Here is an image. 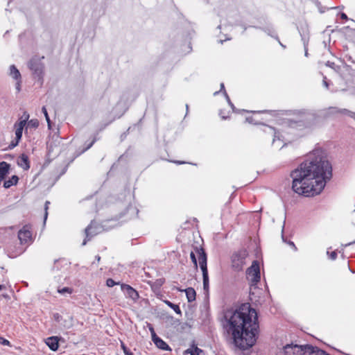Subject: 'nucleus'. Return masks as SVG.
<instances>
[{
    "label": "nucleus",
    "mask_w": 355,
    "mask_h": 355,
    "mask_svg": "<svg viewBox=\"0 0 355 355\" xmlns=\"http://www.w3.org/2000/svg\"><path fill=\"white\" fill-rule=\"evenodd\" d=\"M331 175V164L321 152L316 150L291 172L292 189L300 195L314 196L322 192Z\"/></svg>",
    "instance_id": "nucleus-1"
},
{
    "label": "nucleus",
    "mask_w": 355,
    "mask_h": 355,
    "mask_svg": "<svg viewBox=\"0 0 355 355\" xmlns=\"http://www.w3.org/2000/svg\"><path fill=\"white\" fill-rule=\"evenodd\" d=\"M224 318L225 329L232 336L235 346L245 350L255 344L259 326L257 313L250 304H243L235 310H227Z\"/></svg>",
    "instance_id": "nucleus-2"
},
{
    "label": "nucleus",
    "mask_w": 355,
    "mask_h": 355,
    "mask_svg": "<svg viewBox=\"0 0 355 355\" xmlns=\"http://www.w3.org/2000/svg\"><path fill=\"white\" fill-rule=\"evenodd\" d=\"M309 345H286L284 347L285 355H306L307 354V349H305Z\"/></svg>",
    "instance_id": "nucleus-3"
},
{
    "label": "nucleus",
    "mask_w": 355,
    "mask_h": 355,
    "mask_svg": "<svg viewBox=\"0 0 355 355\" xmlns=\"http://www.w3.org/2000/svg\"><path fill=\"white\" fill-rule=\"evenodd\" d=\"M247 276L254 284L260 281V268L257 261H254L252 266L247 270Z\"/></svg>",
    "instance_id": "nucleus-4"
},
{
    "label": "nucleus",
    "mask_w": 355,
    "mask_h": 355,
    "mask_svg": "<svg viewBox=\"0 0 355 355\" xmlns=\"http://www.w3.org/2000/svg\"><path fill=\"white\" fill-rule=\"evenodd\" d=\"M99 227L95 225V223L92 221L91 223L85 228V239H84L82 245H85L87 241H90L94 236L99 233Z\"/></svg>",
    "instance_id": "nucleus-5"
},
{
    "label": "nucleus",
    "mask_w": 355,
    "mask_h": 355,
    "mask_svg": "<svg viewBox=\"0 0 355 355\" xmlns=\"http://www.w3.org/2000/svg\"><path fill=\"white\" fill-rule=\"evenodd\" d=\"M28 118L29 114H27L25 119L21 120L20 121L15 124L16 142L15 144L12 142L11 144L12 146H16L18 144L19 141L21 140L24 128L26 125V121H28Z\"/></svg>",
    "instance_id": "nucleus-6"
},
{
    "label": "nucleus",
    "mask_w": 355,
    "mask_h": 355,
    "mask_svg": "<svg viewBox=\"0 0 355 355\" xmlns=\"http://www.w3.org/2000/svg\"><path fill=\"white\" fill-rule=\"evenodd\" d=\"M32 233L30 231V228L26 225L24 226L18 232V238L21 244L27 243L31 240Z\"/></svg>",
    "instance_id": "nucleus-7"
},
{
    "label": "nucleus",
    "mask_w": 355,
    "mask_h": 355,
    "mask_svg": "<svg viewBox=\"0 0 355 355\" xmlns=\"http://www.w3.org/2000/svg\"><path fill=\"white\" fill-rule=\"evenodd\" d=\"M152 333V340L155 345L162 350H171L170 347L162 338L158 337L153 328L150 329Z\"/></svg>",
    "instance_id": "nucleus-8"
},
{
    "label": "nucleus",
    "mask_w": 355,
    "mask_h": 355,
    "mask_svg": "<svg viewBox=\"0 0 355 355\" xmlns=\"http://www.w3.org/2000/svg\"><path fill=\"white\" fill-rule=\"evenodd\" d=\"M196 252L198 254L200 268L207 266V257L205 250L202 247H196Z\"/></svg>",
    "instance_id": "nucleus-9"
},
{
    "label": "nucleus",
    "mask_w": 355,
    "mask_h": 355,
    "mask_svg": "<svg viewBox=\"0 0 355 355\" xmlns=\"http://www.w3.org/2000/svg\"><path fill=\"white\" fill-rule=\"evenodd\" d=\"M121 289L125 292V294L132 300H136L139 298V294L136 290L128 284H122Z\"/></svg>",
    "instance_id": "nucleus-10"
},
{
    "label": "nucleus",
    "mask_w": 355,
    "mask_h": 355,
    "mask_svg": "<svg viewBox=\"0 0 355 355\" xmlns=\"http://www.w3.org/2000/svg\"><path fill=\"white\" fill-rule=\"evenodd\" d=\"M28 66L31 70L33 71L35 73L40 75L42 71V64L37 60L32 59L29 63Z\"/></svg>",
    "instance_id": "nucleus-11"
},
{
    "label": "nucleus",
    "mask_w": 355,
    "mask_h": 355,
    "mask_svg": "<svg viewBox=\"0 0 355 355\" xmlns=\"http://www.w3.org/2000/svg\"><path fill=\"white\" fill-rule=\"evenodd\" d=\"M245 256V253L243 254L242 257L238 256L237 254L235 255L232 259L233 267L235 268L238 270H241L243 268V265L244 263L243 260H244Z\"/></svg>",
    "instance_id": "nucleus-12"
},
{
    "label": "nucleus",
    "mask_w": 355,
    "mask_h": 355,
    "mask_svg": "<svg viewBox=\"0 0 355 355\" xmlns=\"http://www.w3.org/2000/svg\"><path fill=\"white\" fill-rule=\"evenodd\" d=\"M305 349H307V354L309 355H330L327 354L325 351L319 349L317 347H313L312 345H309Z\"/></svg>",
    "instance_id": "nucleus-13"
},
{
    "label": "nucleus",
    "mask_w": 355,
    "mask_h": 355,
    "mask_svg": "<svg viewBox=\"0 0 355 355\" xmlns=\"http://www.w3.org/2000/svg\"><path fill=\"white\" fill-rule=\"evenodd\" d=\"M10 164L6 162H0V183L3 180L8 173Z\"/></svg>",
    "instance_id": "nucleus-14"
},
{
    "label": "nucleus",
    "mask_w": 355,
    "mask_h": 355,
    "mask_svg": "<svg viewBox=\"0 0 355 355\" xmlns=\"http://www.w3.org/2000/svg\"><path fill=\"white\" fill-rule=\"evenodd\" d=\"M58 341L59 339L57 336H52L46 339V344L51 350L56 351L59 346Z\"/></svg>",
    "instance_id": "nucleus-15"
},
{
    "label": "nucleus",
    "mask_w": 355,
    "mask_h": 355,
    "mask_svg": "<svg viewBox=\"0 0 355 355\" xmlns=\"http://www.w3.org/2000/svg\"><path fill=\"white\" fill-rule=\"evenodd\" d=\"M18 165L23 168L24 170H28L30 168L28 157L27 155L22 154L18 159Z\"/></svg>",
    "instance_id": "nucleus-16"
},
{
    "label": "nucleus",
    "mask_w": 355,
    "mask_h": 355,
    "mask_svg": "<svg viewBox=\"0 0 355 355\" xmlns=\"http://www.w3.org/2000/svg\"><path fill=\"white\" fill-rule=\"evenodd\" d=\"M9 75L15 80L21 79V73L16 67L12 64L10 67Z\"/></svg>",
    "instance_id": "nucleus-17"
},
{
    "label": "nucleus",
    "mask_w": 355,
    "mask_h": 355,
    "mask_svg": "<svg viewBox=\"0 0 355 355\" xmlns=\"http://www.w3.org/2000/svg\"><path fill=\"white\" fill-rule=\"evenodd\" d=\"M184 291L189 302H191L196 300V293L193 288H187Z\"/></svg>",
    "instance_id": "nucleus-18"
},
{
    "label": "nucleus",
    "mask_w": 355,
    "mask_h": 355,
    "mask_svg": "<svg viewBox=\"0 0 355 355\" xmlns=\"http://www.w3.org/2000/svg\"><path fill=\"white\" fill-rule=\"evenodd\" d=\"M18 180L19 178L17 175H12L11 178L4 182L3 187L6 189L10 188L12 185L17 184Z\"/></svg>",
    "instance_id": "nucleus-19"
},
{
    "label": "nucleus",
    "mask_w": 355,
    "mask_h": 355,
    "mask_svg": "<svg viewBox=\"0 0 355 355\" xmlns=\"http://www.w3.org/2000/svg\"><path fill=\"white\" fill-rule=\"evenodd\" d=\"M264 131L266 132L270 133V134L273 135L274 138L272 140V143H275L276 138L279 139V136L277 135V132H276L275 129L273 128L272 127L267 125L266 127V130Z\"/></svg>",
    "instance_id": "nucleus-20"
},
{
    "label": "nucleus",
    "mask_w": 355,
    "mask_h": 355,
    "mask_svg": "<svg viewBox=\"0 0 355 355\" xmlns=\"http://www.w3.org/2000/svg\"><path fill=\"white\" fill-rule=\"evenodd\" d=\"M337 111L339 112V114H345L350 118L355 119V112L350 111L347 109H337Z\"/></svg>",
    "instance_id": "nucleus-21"
},
{
    "label": "nucleus",
    "mask_w": 355,
    "mask_h": 355,
    "mask_svg": "<svg viewBox=\"0 0 355 355\" xmlns=\"http://www.w3.org/2000/svg\"><path fill=\"white\" fill-rule=\"evenodd\" d=\"M166 304L169 307H171L172 309H173V310H174V311H175L176 313H178V314H179V315H181V314H182V311H181V310H180V307H179V306H178V305L175 304H173V303H172V302H169V301H166Z\"/></svg>",
    "instance_id": "nucleus-22"
},
{
    "label": "nucleus",
    "mask_w": 355,
    "mask_h": 355,
    "mask_svg": "<svg viewBox=\"0 0 355 355\" xmlns=\"http://www.w3.org/2000/svg\"><path fill=\"white\" fill-rule=\"evenodd\" d=\"M185 353H189L191 355H202L203 354V351L196 347L194 349H187Z\"/></svg>",
    "instance_id": "nucleus-23"
},
{
    "label": "nucleus",
    "mask_w": 355,
    "mask_h": 355,
    "mask_svg": "<svg viewBox=\"0 0 355 355\" xmlns=\"http://www.w3.org/2000/svg\"><path fill=\"white\" fill-rule=\"evenodd\" d=\"M58 139H60V138H59V137L57 136L55 141H51V142L47 143V148H48L49 152L50 153H53L55 151V148H58L57 145L54 143L55 141H57V140H58Z\"/></svg>",
    "instance_id": "nucleus-24"
},
{
    "label": "nucleus",
    "mask_w": 355,
    "mask_h": 355,
    "mask_svg": "<svg viewBox=\"0 0 355 355\" xmlns=\"http://www.w3.org/2000/svg\"><path fill=\"white\" fill-rule=\"evenodd\" d=\"M42 112H43V114H44V115L45 116L46 121L47 122L48 128L49 129H51V121L50 120V118H49V116L48 114L47 110H46V107L44 106L42 107Z\"/></svg>",
    "instance_id": "nucleus-25"
},
{
    "label": "nucleus",
    "mask_w": 355,
    "mask_h": 355,
    "mask_svg": "<svg viewBox=\"0 0 355 355\" xmlns=\"http://www.w3.org/2000/svg\"><path fill=\"white\" fill-rule=\"evenodd\" d=\"M26 123H27L26 129L28 128H36L39 125V121L37 119H31L29 121H28V123L26 122Z\"/></svg>",
    "instance_id": "nucleus-26"
},
{
    "label": "nucleus",
    "mask_w": 355,
    "mask_h": 355,
    "mask_svg": "<svg viewBox=\"0 0 355 355\" xmlns=\"http://www.w3.org/2000/svg\"><path fill=\"white\" fill-rule=\"evenodd\" d=\"M203 281V289L205 292L208 293L209 291V278L202 279Z\"/></svg>",
    "instance_id": "nucleus-27"
},
{
    "label": "nucleus",
    "mask_w": 355,
    "mask_h": 355,
    "mask_svg": "<svg viewBox=\"0 0 355 355\" xmlns=\"http://www.w3.org/2000/svg\"><path fill=\"white\" fill-rule=\"evenodd\" d=\"M337 109H339V108L337 107H329L327 109V114H338L339 112L336 110Z\"/></svg>",
    "instance_id": "nucleus-28"
},
{
    "label": "nucleus",
    "mask_w": 355,
    "mask_h": 355,
    "mask_svg": "<svg viewBox=\"0 0 355 355\" xmlns=\"http://www.w3.org/2000/svg\"><path fill=\"white\" fill-rule=\"evenodd\" d=\"M190 258L194 265V267L197 269L198 268V263H197V259H196V255L193 252H191L190 253Z\"/></svg>",
    "instance_id": "nucleus-29"
},
{
    "label": "nucleus",
    "mask_w": 355,
    "mask_h": 355,
    "mask_svg": "<svg viewBox=\"0 0 355 355\" xmlns=\"http://www.w3.org/2000/svg\"><path fill=\"white\" fill-rule=\"evenodd\" d=\"M119 282H116L114 280H113L111 278H109L107 279L106 281V285L108 286V287H112L114 286V285H117L119 284Z\"/></svg>",
    "instance_id": "nucleus-30"
},
{
    "label": "nucleus",
    "mask_w": 355,
    "mask_h": 355,
    "mask_svg": "<svg viewBox=\"0 0 355 355\" xmlns=\"http://www.w3.org/2000/svg\"><path fill=\"white\" fill-rule=\"evenodd\" d=\"M202 272V279L209 278L207 266L200 268Z\"/></svg>",
    "instance_id": "nucleus-31"
},
{
    "label": "nucleus",
    "mask_w": 355,
    "mask_h": 355,
    "mask_svg": "<svg viewBox=\"0 0 355 355\" xmlns=\"http://www.w3.org/2000/svg\"><path fill=\"white\" fill-rule=\"evenodd\" d=\"M121 348L125 355H133V354L130 352L128 347L125 345L123 343H121Z\"/></svg>",
    "instance_id": "nucleus-32"
},
{
    "label": "nucleus",
    "mask_w": 355,
    "mask_h": 355,
    "mask_svg": "<svg viewBox=\"0 0 355 355\" xmlns=\"http://www.w3.org/2000/svg\"><path fill=\"white\" fill-rule=\"evenodd\" d=\"M72 290L68 287H64L62 289H59L58 292L61 294H64L65 293H71Z\"/></svg>",
    "instance_id": "nucleus-33"
},
{
    "label": "nucleus",
    "mask_w": 355,
    "mask_h": 355,
    "mask_svg": "<svg viewBox=\"0 0 355 355\" xmlns=\"http://www.w3.org/2000/svg\"><path fill=\"white\" fill-rule=\"evenodd\" d=\"M49 203H50V202H49V201H46V202H45V206H44V210H45V212H44V222L46 221V218H47V216H48V209H49L48 205H49Z\"/></svg>",
    "instance_id": "nucleus-34"
},
{
    "label": "nucleus",
    "mask_w": 355,
    "mask_h": 355,
    "mask_svg": "<svg viewBox=\"0 0 355 355\" xmlns=\"http://www.w3.org/2000/svg\"><path fill=\"white\" fill-rule=\"evenodd\" d=\"M21 79L17 80V83L15 84V89H16L17 93H19L21 91Z\"/></svg>",
    "instance_id": "nucleus-35"
},
{
    "label": "nucleus",
    "mask_w": 355,
    "mask_h": 355,
    "mask_svg": "<svg viewBox=\"0 0 355 355\" xmlns=\"http://www.w3.org/2000/svg\"><path fill=\"white\" fill-rule=\"evenodd\" d=\"M224 95L225 96V98H226L228 104L231 106L232 108L234 109V106L233 103L231 102L230 98L229 96L227 95L226 91H224Z\"/></svg>",
    "instance_id": "nucleus-36"
},
{
    "label": "nucleus",
    "mask_w": 355,
    "mask_h": 355,
    "mask_svg": "<svg viewBox=\"0 0 355 355\" xmlns=\"http://www.w3.org/2000/svg\"><path fill=\"white\" fill-rule=\"evenodd\" d=\"M268 34H269L271 37H274L275 40H277L278 41L279 44H280V45H281L284 49H285V48H286V46H285V45H284V44L280 42V40H279V37H278V36H277V35H273L270 34V33H268Z\"/></svg>",
    "instance_id": "nucleus-37"
},
{
    "label": "nucleus",
    "mask_w": 355,
    "mask_h": 355,
    "mask_svg": "<svg viewBox=\"0 0 355 355\" xmlns=\"http://www.w3.org/2000/svg\"><path fill=\"white\" fill-rule=\"evenodd\" d=\"M53 318L55 321L60 322L62 319V316L59 313H55L53 314Z\"/></svg>",
    "instance_id": "nucleus-38"
},
{
    "label": "nucleus",
    "mask_w": 355,
    "mask_h": 355,
    "mask_svg": "<svg viewBox=\"0 0 355 355\" xmlns=\"http://www.w3.org/2000/svg\"><path fill=\"white\" fill-rule=\"evenodd\" d=\"M329 257L331 260H335L337 257V253L335 251L331 252Z\"/></svg>",
    "instance_id": "nucleus-39"
},
{
    "label": "nucleus",
    "mask_w": 355,
    "mask_h": 355,
    "mask_svg": "<svg viewBox=\"0 0 355 355\" xmlns=\"http://www.w3.org/2000/svg\"><path fill=\"white\" fill-rule=\"evenodd\" d=\"M322 84H323V85H324L327 89H328V88H329V84H328V83H327V78H326V76H324V78H323Z\"/></svg>",
    "instance_id": "nucleus-40"
},
{
    "label": "nucleus",
    "mask_w": 355,
    "mask_h": 355,
    "mask_svg": "<svg viewBox=\"0 0 355 355\" xmlns=\"http://www.w3.org/2000/svg\"><path fill=\"white\" fill-rule=\"evenodd\" d=\"M326 66L329 67L334 69V67H335V63L333 62L328 61V62H326Z\"/></svg>",
    "instance_id": "nucleus-41"
},
{
    "label": "nucleus",
    "mask_w": 355,
    "mask_h": 355,
    "mask_svg": "<svg viewBox=\"0 0 355 355\" xmlns=\"http://www.w3.org/2000/svg\"><path fill=\"white\" fill-rule=\"evenodd\" d=\"M340 17H341V18H342V19H346V20H347V19H348V18H347V15H346V14H345V13H344V12H342V13H341Z\"/></svg>",
    "instance_id": "nucleus-42"
},
{
    "label": "nucleus",
    "mask_w": 355,
    "mask_h": 355,
    "mask_svg": "<svg viewBox=\"0 0 355 355\" xmlns=\"http://www.w3.org/2000/svg\"><path fill=\"white\" fill-rule=\"evenodd\" d=\"M96 141V139H94L89 145L86 148V149H89V148H91L92 146V145L95 143Z\"/></svg>",
    "instance_id": "nucleus-43"
},
{
    "label": "nucleus",
    "mask_w": 355,
    "mask_h": 355,
    "mask_svg": "<svg viewBox=\"0 0 355 355\" xmlns=\"http://www.w3.org/2000/svg\"><path fill=\"white\" fill-rule=\"evenodd\" d=\"M220 91L223 92V93H224V91H225V86H224L223 83L220 84Z\"/></svg>",
    "instance_id": "nucleus-44"
},
{
    "label": "nucleus",
    "mask_w": 355,
    "mask_h": 355,
    "mask_svg": "<svg viewBox=\"0 0 355 355\" xmlns=\"http://www.w3.org/2000/svg\"><path fill=\"white\" fill-rule=\"evenodd\" d=\"M2 343L3 345H9L10 343L8 340L4 339Z\"/></svg>",
    "instance_id": "nucleus-45"
},
{
    "label": "nucleus",
    "mask_w": 355,
    "mask_h": 355,
    "mask_svg": "<svg viewBox=\"0 0 355 355\" xmlns=\"http://www.w3.org/2000/svg\"><path fill=\"white\" fill-rule=\"evenodd\" d=\"M95 258L98 261H99L101 259V257L99 255H96Z\"/></svg>",
    "instance_id": "nucleus-46"
},
{
    "label": "nucleus",
    "mask_w": 355,
    "mask_h": 355,
    "mask_svg": "<svg viewBox=\"0 0 355 355\" xmlns=\"http://www.w3.org/2000/svg\"><path fill=\"white\" fill-rule=\"evenodd\" d=\"M176 163H178V164H184V162H176Z\"/></svg>",
    "instance_id": "nucleus-47"
},
{
    "label": "nucleus",
    "mask_w": 355,
    "mask_h": 355,
    "mask_svg": "<svg viewBox=\"0 0 355 355\" xmlns=\"http://www.w3.org/2000/svg\"><path fill=\"white\" fill-rule=\"evenodd\" d=\"M27 114H27L26 112H25V113L24 114V119H26V117Z\"/></svg>",
    "instance_id": "nucleus-48"
},
{
    "label": "nucleus",
    "mask_w": 355,
    "mask_h": 355,
    "mask_svg": "<svg viewBox=\"0 0 355 355\" xmlns=\"http://www.w3.org/2000/svg\"><path fill=\"white\" fill-rule=\"evenodd\" d=\"M186 109H187V112H188V110H189V105H186Z\"/></svg>",
    "instance_id": "nucleus-49"
},
{
    "label": "nucleus",
    "mask_w": 355,
    "mask_h": 355,
    "mask_svg": "<svg viewBox=\"0 0 355 355\" xmlns=\"http://www.w3.org/2000/svg\"><path fill=\"white\" fill-rule=\"evenodd\" d=\"M305 55L307 56L308 55V52H307V50L305 51Z\"/></svg>",
    "instance_id": "nucleus-50"
},
{
    "label": "nucleus",
    "mask_w": 355,
    "mask_h": 355,
    "mask_svg": "<svg viewBox=\"0 0 355 355\" xmlns=\"http://www.w3.org/2000/svg\"><path fill=\"white\" fill-rule=\"evenodd\" d=\"M218 92H215L214 94V95H216V94H218Z\"/></svg>",
    "instance_id": "nucleus-51"
},
{
    "label": "nucleus",
    "mask_w": 355,
    "mask_h": 355,
    "mask_svg": "<svg viewBox=\"0 0 355 355\" xmlns=\"http://www.w3.org/2000/svg\"><path fill=\"white\" fill-rule=\"evenodd\" d=\"M354 242H352V243H349L348 244H347L346 245H351L352 243H353Z\"/></svg>",
    "instance_id": "nucleus-52"
},
{
    "label": "nucleus",
    "mask_w": 355,
    "mask_h": 355,
    "mask_svg": "<svg viewBox=\"0 0 355 355\" xmlns=\"http://www.w3.org/2000/svg\"><path fill=\"white\" fill-rule=\"evenodd\" d=\"M1 288H2V286H1V285H0V291L1 290Z\"/></svg>",
    "instance_id": "nucleus-53"
}]
</instances>
